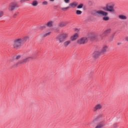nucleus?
Instances as JSON below:
<instances>
[{
	"mask_svg": "<svg viewBox=\"0 0 128 128\" xmlns=\"http://www.w3.org/2000/svg\"><path fill=\"white\" fill-rule=\"evenodd\" d=\"M30 40V36H25L22 38H17L14 40L12 47L14 50H18L22 46Z\"/></svg>",
	"mask_w": 128,
	"mask_h": 128,
	"instance_id": "1",
	"label": "nucleus"
},
{
	"mask_svg": "<svg viewBox=\"0 0 128 128\" xmlns=\"http://www.w3.org/2000/svg\"><path fill=\"white\" fill-rule=\"evenodd\" d=\"M92 14L95 16H104L102 18L103 20L107 21L110 20V17L108 16V13L106 11L102 10H94L92 12Z\"/></svg>",
	"mask_w": 128,
	"mask_h": 128,
	"instance_id": "2",
	"label": "nucleus"
},
{
	"mask_svg": "<svg viewBox=\"0 0 128 128\" xmlns=\"http://www.w3.org/2000/svg\"><path fill=\"white\" fill-rule=\"evenodd\" d=\"M68 38V34L66 33H62L58 34L56 37V40L60 44H62L64 42V40Z\"/></svg>",
	"mask_w": 128,
	"mask_h": 128,
	"instance_id": "3",
	"label": "nucleus"
},
{
	"mask_svg": "<svg viewBox=\"0 0 128 128\" xmlns=\"http://www.w3.org/2000/svg\"><path fill=\"white\" fill-rule=\"evenodd\" d=\"M34 58H36L32 56L28 57L19 61L14 65H13V66H18V64H26V62H30V60H34Z\"/></svg>",
	"mask_w": 128,
	"mask_h": 128,
	"instance_id": "4",
	"label": "nucleus"
},
{
	"mask_svg": "<svg viewBox=\"0 0 128 128\" xmlns=\"http://www.w3.org/2000/svg\"><path fill=\"white\" fill-rule=\"evenodd\" d=\"M19 6H20L16 1H13L10 3L8 6V10L10 12H12L16 8H19Z\"/></svg>",
	"mask_w": 128,
	"mask_h": 128,
	"instance_id": "5",
	"label": "nucleus"
},
{
	"mask_svg": "<svg viewBox=\"0 0 128 128\" xmlns=\"http://www.w3.org/2000/svg\"><path fill=\"white\" fill-rule=\"evenodd\" d=\"M114 5H110V3H108L106 4L104 7L102 8V10L105 12H114L115 10Z\"/></svg>",
	"mask_w": 128,
	"mask_h": 128,
	"instance_id": "6",
	"label": "nucleus"
},
{
	"mask_svg": "<svg viewBox=\"0 0 128 128\" xmlns=\"http://www.w3.org/2000/svg\"><path fill=\"white\" fill-rule=\"evenodd\" d=\"M112 32V29L110 28H108L105 31H104L102 33L100 34L99 35V38L101 40H103L104 39V38H106L108 34H110Z\"/></svg>",
	"mask_w": 128,
	"mask_h": 128,
	"instance_id": "7",
	"label": "nucleus"
},
{
	"mask_svg": "<svg viewBox=\"0 0 128 128\" xmlns=\"http://www.w3.org/2000/svg\"><path fill=\"white\" fill-rule=\"evenodd\" d=\"M88 42V38L84 37L77 40L78 44H84Z\"/></svg>",
	"mask_w": 128,
	"mask_h": 128,
	"instance_id": "8",
	"label": "nucleus"
},
{
	"mask_svg": "<svg viewBox=\"0 0 128 128\" xmlns=\"http://www.w3.org/2000/svg\"><path fill=\"white\" fill-rule=\"evenodd\" d=\"M102 108V104H97L93 108L94 112H98V110H100Z\"/></svg>",
	"mask_w": 128,
	"mask_h": 128,
	"instance_id": "9",
	"label": "nucleus"
},
{
	"mask_svg": "<svg viewBox=\"0 0 128 128\" xmlns=\"http://www.w3.org/2000/svg\"><path fill=\"white\" fill-rule=\"evenodd\" d=\"M102 54V52L100 51H95L92 54V57L94 58H98Z\"/></svg>",
	"mask_w": 128,
	"mask_h": 128,
	"instance_id": "10",
	"label": "nucleus"
},
{
	"mask_svg": "<svg viewBox=\"0 0 128 128\" xmlns=\"http://www.w3.org/2000/svg\"><path fill=\"white\" fill-rule=\"evenodd\" d=\"M108 46L106 45L103 46L100 52H101L102 54H104L106 52V50H108Z\"/></svg>",
	"mask_w": 128,
	"mask_h": 128,
	"instance_id": "11",
	"label": "nucleus"
},
{
	"mask_svg": "<svg viewBox=\"0 0 128 128\" xmlns=\"http://www.w3.org/2000/svg\"><path fill=\"white\" fill-rule=\"evenodd\" d=\"M70 40L74 42V40H76L78 38V33H76L72 36L70 37Z\"/></svg>",
	"mask_w": 128,
	"mask_h": 128,
	"instance_id": "12",
	"label": "nucleus"
},
{
	"mask_svg": "<svg viewBox=\"0 0 128 128\" xmlns=\"http://www.w3.org/2000/svg\"><path fill=\"white\" fill-rule=\"evenodd\" d=\"M63 45L64 48H68V46L70 44H72V40H68L66 41H64V42H63Z\"/></svg>",
	"mask_w": 128,
	"mask_h": 128,
	"instance_id": "13",
	"label": "nucleus"
},
{
	"mask_svg": "<svg viewBox=\"0 0 128 128\" xmlns=\"http://www.w3.org/2000/svg\"><path fill=\"white\" fill-rule=\"evenodd\" d=\"M68 24V22H60L59 23L58 26L59 28H64V26H66L67 24Z\"/></svg>",
	"mask_w": 128,
	"mask_h": 128,
	"instance_id": "14",
	"label": "nucleus"
},
{
	"mask_svg": "<svg viewBox=\"0 0 128 128\" xmlns=\"http://www.w3.org/2000/svg\"><path fill=\"white\" fill-rule=\"evenodd\" d=\"M89 38H98V34L91 32L89 34Z\"/></svg>",
	"mask_w": 128,
	"mask_h": 128,
	"instance_id": "15",
	"label": "nucleus"
},
{
	"mask_svg": "<svg viewBox=\"0 0 128 128\" xmlns=\"http://www.w3.org/2000/svg\"><path fill=\"white\" fill-rule=\"evenodd\" d=\"M78 2H73L72 3H70L69 4L70 6H71V8H76L78 6Z\"/></svg>",
	"mask_w": 128,
	"mask_h": 128,
	"instance_id": "16",
	"label": "nucleus"
},
{
	"mask_svg": "<svg viewBox=\"0 0 128 128\" xmlns=\"http://www.w3.org/2000/svg\"><path fill=\"white\" fill-rule=\"evenodd\" d=\"M118 18H119L120 20H124L128 19V17H126V16L123 15V14L119 15Z\"/></svg>",
	"mask_w": 128,
	"mask_h": 128,
	"instance_id": "17",
	"label": "nucleus"
},
{
	"mask_svg": "<svg viewBox=\"0 0 128 128\" xmlns=\"http://www.w3.org/2000/svg\"><path fill=\"white\" fill-rule=\"evenodd\" d=\"M31 4L32 6H36L38 4V2L36 0H34L33 2H32Z\"/></svg>",
	"mask_w": 128,
	"mask_h": 128,
	"instance_id": "18",
	"label": "nucleus"
},
{
	"mask_svg": "<svg viewBox=\"0 0 128 128\" xmlns=\"http://www.w3.org/2000/svg\"><path fill=\"white\" fill-rule=\"evenodd\" d=\"M20 55L14 56L13 59L11 60V62H14V60H20Z\"/></svg>",
	"mask_w": 128,
	"mask_h": 128,
	"instance_id": "19",
	"label": "nucleus"
},
{
	"mask_svg": "<svg viewBox=\"0 0 128 128\" xmlns=\"http://www.w3.org/2000/svg\"><path fill=\"white\" fill-rule=\"evenodd\" d=\"M46 26H48V28H52V21L48 22L46 24Z\"/></svg>",
	"mask_w": 128,
	"mask_h": 128,
	"instance_id": "20",
	"label": "nucleus"
},
{
	"mask_svg": "<svg viewBox=\"0 0 128 128\" xmlns=\"http://www.w3.org/2000/svg\"><path fill=\"white\" fill-rule=\"evenodd\" d=\"M4 16V11L0 10V18H2V16Z\"/></svg>",
	"mask_w": 128,
	"mask_h": 128,
	"instance_id": "21",
	"label": "nucleus"
},
{
	"mask_svg": "<svg viewBox=\"0 0 128 128\" xmlns=\"http://www.w3.org/2000/svg\"><path fill=\"white\" fill-rule=\"evenodd\" d=\"M114 34H112L110 36V38L109 39V40L110 42H112V40H114Z\"/></svg>",
	"mask_w": 128,
	"mask_h": 128,
	"instance_id": "22",
	"label": "nucleus"
},
{
	"mask_svg": "<svg viewBox=\"0 0 128 128\" xmlns=\"http://www.w3.org/2000/svg\"><path fill=\"white\" fill-rule=\"evenodd\" d=\"M84 7V4H80L78 6L77 8H82Z\"/></svg>",
	"mask_w": 128,
	"mask_h": 128,
	"instance_id": "23",
	"label": "nucleus"
},
{
	"mask_svg": "<svg viewBox=\"0 0 128 128\" xmlns=\"http://www.w3.org/2000/svg\"><path fill=\"white\" fill-rule=\"evenodd\" d=\"M68 8H70V7H66V8H61V10H63V12H66V10H68Z\"/></svg>",
	"mask_w": 128,
	"mask_h": 128,
	"instance_id": "24",
	"label": "nucleus"
},
{
	"mask_svg": "<svg viewBox=\"0 0 128 128\" xmlns=\"http://www.w3.org/2000/svg\"><path fill=\"white\" fill-rule=\"evenodd\" d=\"M50 32L46 33V34H44L43 35V38H46V36H50Z\"/></svg>",
	"mask_w": 128,
	"mask_h": 128,
	"instance_id": "25",
	"label": "nucleus"
},
{
	"mask_svg": "<svg viewBox=\"0 0 128 128\" xmlns=\"http://www.w3.org/2000/svg\"><path fill=\"white\" fill-rule=\"evenodd\" d=\"M82 14V12L80 10H76V14Z\"/></svg>",
	"mask_w": 128,
	"mask_h": 128,
	"instance_id": "26",
	"label": "nucleus"
},
{
	"mask_svg": "<svg viewBox=\"0 0 128 128\" xmlns=\"http://www.w3.org/2000/svg\"><path fill=\"white\" fill-rule=\"evenodd\" d=\"M46 28V26H41L40 27L39 29L40 30H44Z\"/></svg>",
	"mask_w": 128,
	"mask_h": 128,
	"instance_id": "27",
	"label": "nucleus"
},
{
	"mask_svg": "<svg viewBox=\"0 0 128 128\" xmlns=\"http://www.w3.org/2000/svg\"><path fill=\"white\" fill-rule=\"evenodd\" d=\"M42 4H43V6H48V2L46 1H44L42 2Z\"/></svg>",
	"mask_w": 128,
	"mask_h": 128,
	"instance_id": "28",
	"label": "nucleus"
},
{
	"mask_svg": "<svg viewBox=\"0 0 128 128\" xmlns=\"http://www.w3.org/2000/svg\"><path fill=\"white\" fill-rule=\"evenodd\" d=\"M28 0H20V4H24V2H26Z\"/></svg>",
	"mask_w": 128,
	"mask_h": 128,
	"instance_id": "29",
	"label": "nucleus"
},
{
	"mask_svg": "<svg viewBox=\"0 0 128 128\" xmlns=\"http://www.w3.org/2000/svg\"><path fill=\"white\" fill-rule=\"evenodd\" d=\"M64 2L66 4H68V2H70V0H64Z\"/></svg>",
	"mask_w": 128,
	"mask_h": 128,
	"instance_id": "30",
	"label": "nucleus"
},
{
	"mask_svg": "<svg viewBox=\"0 0 128 128\" xmlns=\"http://www.w3.org/2000/svg\"><path fill=\"white\" fill-rule=\"evenodd\" d=\"M118 126V124H114V128H116Z\"/></svg>",
	"mask_w": 128,
	"mask_h": 128,
	"instance_id": "31",
	"label": "nucleus"
},
{
	"mask_svg": "<svg viewBox=\"0 0 128 128\" xmlns=\"http://www.w3.org/2000/svg\"><path fill=\"white\" fill-rule=\"evenodd\" d=\"M125 40H126V42H128V36H126L125 38Z\"/></svg>",
	"mask_w": 128,
	"mask_h": 128,
	"instance_id": "32",
	"label": "nucleus"
},
{
	"mask_svg": "<svg viewBox=\"0 0 128 128\" xmlns=\"http://www.w3.org/2000/svg\"><path fill=\"white\" fill-rule=\"evenodd\" d=\"M54 10H56V8H58V6H54Z\"/></svg>",
	"mask_w": 128,
	"mask_h": 128,
	"instance_id": "33",
	"label": "nucleus"
},
{
	"mask_svg": "<svg viewBox=\"0 0 128 128\" xmlns=\"http://www.w3.org/2000/svg\"><path fill=\"white\" fill-rule=\"evenodd\" d=\"M50 2H54V0H49Z\"/></svg>",
	"mask_w": 128,
	"mask_h": 128,
	"instance_id": "34",
	"label": "nucleus"
},
{
	"mask_svg": "<svg viewBox=\"0 0 128 128\" xmlns=\"http://www.w3.org/2000/svg\"><path fill=\"white\" fill-rule=\"evenodd\" d=\"M18 16V14H14V16Z\"/></svg>",
	"mask_w": 128,
	"mask_h": 128,
	"instance_id": "35",
	"label": "nucleus"
},
{
	"mask_svg": "<svg viewBox=\"0 0 128 128\" xmlns=\"http://www.w3.org/2000/svg\"><path fill=\"white\" fill-rule=\"evenodd\" d=\"M76 32H78V29H76Z\"/></svg>",
	"mask_w": 128,
	"mask_h": 128,
	"instance_id": "36",
	"label": "nucleus"
},
{
	"mask_svg": "<svg viewBox=\"0 0 128 128\" xmlns=\"http://www.w3.org/2000/svg\"><path fill=\"white\" fill-rule=\"evenodd\" d=\"M118 44H120V43H118Z\"/></svg>",
	"mask_w": 128,
	"mask_h": 128,
	"instance_id": "37",
	"label": "nucleus"
}]
</instances>
